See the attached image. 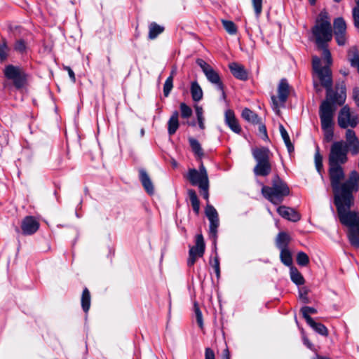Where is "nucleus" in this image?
<instances>
[{"instance_id":"f257e3e1","label":"nucleus","mask_w":359,"mask_h":359,"mask_svg":"<svg viewBox=\"0 0 359 359\" xmlns=\"http://www.w3.org/2000/svg\"><path fill=\"white\" fill-rule=\"evenodd\" d=\"M312 34L315 37L317 48L323 57L321 60L318 56L312 57V67L315 76L321 85L326 88L327 99L334 102H344L346 93L345 88H341L339 98L332 97V79L330 66L332 65L331 53L328 49V42L332 39V28L328 13L323 10L316 18V24L312 28Z\"/></svg>"},{"instance_id":"f03ea898","label":"nucleus","mask_w":359,"mask_h":359,"mask_svg":"<svg viewBox=\"0 0 359 359\" xmlns=\"http://www.w3.org/2000/svg\"><path fill=\"white\" fill-rule=\"evenodd\" d=\"M339 219L348 227L347 237L351 246L359 249V212L350 210L354 203L352 194L339 195L334 198Z\"/></svg>"},{"instance_id":"7ed1b4c3","label":"nucleus","mask_w":359,"mask_h":359,"mask_svg":"<svg viewBox=\"0 0 359 359\" xmlns=\"http://www.w3.org/2000/svg\"><path fill=\"white\" fill-rule=\"evenodd\" d=\"M329 165V173L331 186L334 192V198L337 194L344 196L346 194H352L353 191H357L359 189V175L355 170L351 172L346 181L340 184V182L344 177V172L341 167V164Z\"/></svg>"},{"instance_id":"20e7f679","label":"nucleus","mask_w":359,"mask_h":359,"mask_svg":"<svg viewBox=\"0 0 359 359\" xmlns=\"http://www.w3.org/2000/svg\"><path fill=\"white\" fill-rule=\"evenodd\" d=\"M262 193L270 202L277 205L282 203L284 198L289 195L290 189L287 184L276 176L271 187H262Z\"/></svg>"},{"instance_id":"39448f33","label":"nucleus","mask_w":359,"mask_h":359,"mask_svg":"<svg viewBox=\"0 0 359 359\" xmlns=\"http://www.w3.org/2000/svg\"><path fill=\"white\" fill-rule=\"evenodd\" d=\"M334 109L333 105L327 100L322 102L320 107L319 116L321 121L322 129L332 135L333 117Z\"/></svg>"},{"instance_id":"423d86ee","label":"nucleus","mask_w":359,"mask_h":359,"mask_svg":"<svg viewBox=\"0 0 359 359\" xmlns=\"http://www.w3.org/2000/svg\"><path fill=\"white\" fill-rule=\"evenodd\" d=\"M348 148L344 141L334 142L330 148L329 164H344L347 161Z\"/></svg>"},{"instance_id":"0eeeda50","label":"nucleus","mask_w":359,"mask_h":359,"mask_svg":"<svg viewBox=\"0 0 359 359\" xmlns=\"http://www.w3.org/2000/svg\"><path fill=\"white\" fill-rule=\"evenodd\" d=\"M196 64L201 68L208 81L220 90L224 97V85L219 73L203 59H197Z\"/></svg>"},{"instance_id":"6e6552de","label":"nucleus","mask_w":359,"mask_h":359,"mask_svg":"<svg viewBox=\"0 0 359 359\" xmlns=\"http://www.w3.org/2000/svg\"><path fill=\"white\" fill-rule=\"evenodd\" d=\"M186 177L192 185L198 188L209 184L208 172L203 163H201L198 170L189 169Z\"/></svg>"},{"instance_id":"1a4fd4ad","label":"nucleus","mask_w":359,"mask_h":359,"mask_svg":"<svg viewBox=\"0 0 359 359\" xmlns=\"http://www.w3.org/2000/svg\"><path fill=\"white\" fill-rule=\"evenodd\" d=\"M4 72L8 79L13 81V84L17 88H20L25 84L27 75L20 67L12 65H7Z\"/></svg>"},{"instance_id":"9d476101","label":"nucleus","mask_w":359,"mask_h":359,"mask_svg":"<svg viewBox=\"0 0 359 359\" xmlns=\"http://www.w3.org/2000/svg\"><path fill=\"white\" fill-rule=\"evenodd\" d=\"M289 88L286 79H281L278 88V97L271 96L272 108L277 114L280 111V107L284 105L287 99L290 92Z\"/></svg>"},{"instance_id":"9b49d317","label":"nucleus","mask_w":359,"mask_h":359,"mask_svg":"<svg viewBox=\"0 0 359 359\" xmlns=\"http://www.w3.org/2000/svg\"><path fill=\"white\" fill-rule=\"evenodd\" d=\"M358 123V116L351 113L348 107L344 106L341 109L338 116V124L341 128H354Z\"/></svg>"},{"instance_id":"f8f14e48","label":"nucleus","mask_w":359,"mask_h":359,"mask_svg":"<svg viewBox=\"0 0 359 359\" xmlns=\"http://www.w3.org/2000/svg\"><path fill=\"white\" fill-rule=\"evenodd\" d=\"M334 35L339 46H345L348 41L346 24L342 18H337L333 22Z\"/></svg>"},{"instance_id":"ddd939ff","label":"nucleus","mask_w":359,"mask_h":359,"mask_svg":"<svg viewBox=\"0 0 359 359\" xmlns=\"http://www.w3.org/2000/svg\"><path fill=\"white\" fill-rule=\"evenodd\" d=\"M205 215L210 221V234L215 241L217 239V228L219 224L218 213L216 209L211 205L208 204L205 210Z\"/></svg>"},{"instance_id":"4468645a","label":"nucleus","mask_w":359,"mask_h":359,"mask_svg":"<svg viewBox=\"0 0 359 359\" xmlns=\"http://www.w3.org/2000/svg\"><path fill=\"white\" fill-rule=\"evenodd\" d=\"M39 227V223L32 216L26 217L22 222V231L24 234L31 235L35 233Z\"/></svg>"},{"instance_id":"2eb2a0df","label":"nucleus","mask_w":359,"mask_h":359,"mask_svg":"<svg viewBox=\"0 0 359 359\" xmlns=\"http://www.w3.org/2000/svg\"><path fill=\"white\" fill-rule=\"evenodd\" d=\"M277 212L283 218L292 222H297L300 219V215L294 209L281 205L277 208Z\"/></svg>"},{"instance_id":"dca6fc26","label":"nucleus","mask_w":359,"mask_h":359,"mask_svg":"<svg viewBox=\"0 0 359 359\" xmlns=\"http://www.w3.org/2000/svg\"><path fill=\"white\" fill-rule=\"evenodd\" d=\"M224 121L226 124L231 128V130L236 133H240L241 128L235 116L234 112L231 109L226 110L224 113Z\"/></svg>"},{"instance_id":"f3484780","label":"nucleus","mask_w":359,"mask_h":359,"mask_svg":"<svg viewBox=\"0 0 359 359\" xmlns=\"http://www.w3.org/2000/svg\"><path fill=\"white\" fill-rule=\"evenodd\" d=\"M252 154L257 162L269 161L271 152L266 147H257L252 149Z\"/></svg>"},{"instance_id":"a211bd4d","label":"nucleus","mask_w":359,"mask_h":359,"mask_svg":"<svg viewBox=\"0 0 359 359\" xmlns=\"http://www.w3.org/2000/svg\"><path fill=\"white\" fill-rule=\"evenodd\" d=\"M229 67L231 70V74L236 78L243 81L247 80L248 72H246L243 65L236 62H232L229 64Z\"/></svg>"},{"instance_id":"6ab92c4d","label":"nucleus","mask_w":359,"mask_h":359,"mask_svg":"<svg viewBox=\"0 0 359 359\" xmlns=\"http://www.w3.org/2000/svg\"><path fill=\"white\" fill-rule=\"evenodd\" d=\"M193 251V255L198 257H203L205 252V243L202 234H198L196 236V244L189 249V252Z\"/></svg>"},{"instance_id":"aec40b11","label":"nucleus","mask_w":359,"mask_h":359,"mask_svg":"<svg viewBox=\"0 0 359 359\" xmlns=\"http://www.w3.org/2000/svg\"><path fill=\"white\" fill-rule=\"evenodd\" d=\"M140 180L145 191L150 195L153 194L154 192L153 183L144 170H140Z\"/></svg>"},{"instance_id":"412c9836","label":"nucleus","mask_w":359,"mask_h":359,"mask_svg":"<svg viewBox=\"0 0 359 359\" xmlns=\"http://www.w3.org/2000/svg\"><path fill=\"white\" fill-rule=\"evenodd\" d=\"M271 171V165L270 161L257 162L254 168V173L258 176H266Z\"/></svg>"},{"instance_id":"4be33fe9","label":"nucleus","mask_w":359,"mask_h":359,"mask_svg":"<svg viewBox=\"0 0 359 359\" xmlns=\"http://www.w3.org/2000/svg\"><path fill=\"white\" fill-rule=\"evenodd\" d=\"M179 113L177 111H173L172 116L168 122V132L170 135H172L179 128Z\"/></svg>"},{"instance_id":"5701e85b","label":"nucleus","mask_w":359,"mask_h":359,"mask_svg":"<svg viewBox=\"0 0 359 359\" xmlns=\"http://www.w3.org/2000/svg\"><path fill=\"white\" fill-rule=\"evenodd\" d=\"M290 241V236L285 233V232H280L278 234L276 238V245L280 250L287 249V245Z\"/></svg>"},{"instance_id":"b1692460","label":"nucleus","mask_w":359,"mask_h":359,"mask_svg":"<svg viewBox=\"0 0 359 359\" xmlns=\"http://www.w3.org/2000/svg\"><path fill=\"white\" fill-rule=\"evenodd\" d=\"M191 94L192 99L198 102L203 98V90L197 81H193L191 84Z\"/></svg>"},{"instance_id":"393cba45","label":"nucleus","mask_w":359,"mask_h":359,"mask_svg":"<svg viewBox=\"0 0 359 359\" xmlns=\"http://www.w3.org/2000/svg\"><path fill=\"white\" fill-rule=\"evenodd\" d=\"M306 323L318 334L323 336L328 334L327 327L322 323L315 322L313 318H309Z\"/></svg>"},{"instance_id":"a878e982","label":"nucleus","mask_w":359,"mask_h":359,"mask_svg":"<svg viewBox=\"0 0 359 359\" xmlns=\"http://www.w3.org/2000/svg\"><path fill=\"white\" fill-rule=\"evenodd\" d=\"M290 278L292 281L297 285L304 283V278L297 268L291 266L290 269Z\"/></svg>"},{"instance_id":"bb28decb","label":"nucleus","mask_w":359,"mask_h":359,"mask_svg":"<svg viewBox=\"0 0 359 359\" xmlns=\"http://www.w3.org/2000/svg\"><path fill=\"white\" fill-rule=\"evenodd\" d=\"M241 116L245 121L253 124L259 123V118L258 116L248 108H245L243 110Z\"/></svg>"},{"instance_id":"cd10ccee","label":"nucleus","mask_w":359,"mask_h":359,"mask_svg":"<svg viewBox=\"0 0 359 359\" xmlns=\"http://www.w3.org/2000/svg\"><path fill=\"white\" fill-rule=\"evenodd\" d=\"M279 130H280L281 137H282V138L285 144V146L287 149L288 152L292 153L294 151V147L291 142L290 136H289L287 130H285L284 126L281 124L279 126Z\"/></svg>"},{"instance_id":"c85d7f7f","label":"nucleus","mask_w":359,"mask_h":359,"mask_svg":"<svg viewBox=\"0 0 359 359\" xmlns=\"http://www.w3.org/2000/svg\"><path fill=\"white\" fill-rule=\"evenodd\" d=\"M13 49L20 55H25L28 50V46L24 39H20L16 40L14 43Z\"/></svg>"},{"instance_id":"c756f323","label":"nucleus","mask_w":359,"mask_h":359,"mask_svg":"<svg viewBox=\"0 0 359 359\" xmlns=\"http://www.w3.org/2000/svg\"><path fill=\"white\" fill-rule=\"evenodd\" d=\"M188 195L194 211L196 214H198L200 210V202L198 199L196 191L193 189H189L188 191Z\"/></svg>"},{"instance_id":"7c9ffc66","label":"nucleus","mask_w":359,"mask_h":359,"mask_svg":"<svg viewBox=\"0 0 359 359\" xmlns=\"http://www.w3.org/2000/svg\"><path fill=\"white\" fill-rule=\"evenodd\" d=\"M164 30V28L155 22H152L150 24L149 27V38L150 39H154L157 37L158 34L162 33Z\"/></svg>"},{"instance_id":"2f4dec72","label":"nucleus","mask_w":359,"mask_h":359,"mask_svg":"<svg viewBox=\"0 0 359 359\" xmlns=\"http://www.w3.org/2000/svg\"><path fill=\"white\" fill-rule=\"evenodd\" d=\"M81 306L84 312L87 313L90 306V294L87 288H85L82 293Z\"/></svg>"},{"instance_id":"473e14b6","label":"nucleus","mask_w":359,"mask_h":359,"mask_svg":"<svg viewBox=\"0 0 359 359\" xmlns=\"http://www.w3.org/2000/svg\"><path fill=\"white\" fill-rule=\"evenodd\" d=\"M189 142L195 155L199 158H202L203 156V151L199 142L193 137H190Z\"/></svg>"},{"instance_id":"72a5a7b5","label":"nucleus","mask_w":359,"mask_h":359,"mask_svg":"<svg viewBox=\"0 0 359 359\" xmlns=\"http://www.w3.org/2000/svg\"><path fill=\"white\" fill-rule=\"evenodd\" d=\"M281 262L287 266H292V258L290 251L287 249L280 250V255Z\"/></svg>"},{"instance_id":"f704fd0d","label":"nucleus","mask_w":359,"mask_h":359,"mask_svg":"<svg viewBox=\"0 0 359 359\" xmlns=\"http://www.w3.org/2000/svg\"><path fill=\"white\" fill-rule=\"evenodd\" d=\"M175 74V71L172 70L171 72V74L169 77L167 78V79L165 81L164 86H163V94L165 97L168 96L170 94L172 87H173V76Z\"/></svg>"},{"instance_id":"c9c22d12","label":"nucleus","mask_w":359,"mask_h":359,"mask_svg":"<svg viewBox=\"0 0 359 359\" xmlns=\"http://www.w3.org/2000/svg\"><path fill=\"white\" fill-rule=\"evenodd\" d=\"M9 48L7 41L5 39H2L0 43V60L4 61L7 59L8 55Z\"/></svg>"},{"instance_id":"e433bc0d","label":"nucleus","mask_w":359,"mask_h":359,"mask_svg":"<svg viewBox=\"0 0 359 359\" xmlns=\"http://www.w3.org/2000/svg\"><path fill=\"white\" fill-rule=\"evenodd\" d=\"M222 25L226 31L231 35L236 34L237 32V27L235 23L230 20H222Z\"/></svg>"},{"instance_id":"4c0bfd02","label":"nucleus","mask_w":359,"mask_h":359,"mask_svg":"<svg viewBox=\"0 0 359 359\" xmlns=\"http://www.w3.org/2000/svg\"><path fill=\"white\" fill-rule=\"evenodd\" d=\"M297 263L302 266H307L309 263V256L304 252H299L297 255Z\"/></svg>"},{"instance_id":"58836bf2","label":"nucleus","mask_w":359,"mask_h":359,"mask_svg":"<svg viewBox=\"0 0 359 359\" xmlns=\"http://www.w3.org/2000/svg\"><path fill=\"white\" fill-rule=\"evenodd\" d=\"M181 116L184 118H188L192 115V109L185 103L180 104Z\"/></svg>"},{"instance_id":"ea45409f","label":"nucleus","mask_w":359,"mask_h":359,"mask_svg":"<svg viewBox=\"0 0 359 359\" xmlns=\"http://www.w3.org/2000/svg\"><path fill=\"white\" fill-rule=\"evenodd\" d=\"M315 165L318 172H320L323 168V157L319 152V148L317 147L316 151L315 153Z\"/></svg>"},{"instance_id":"a19ab883","label":"nucleus","mask_w":359,"mask_h":359,"mask_svg":"<svg viewBox=\"0 0 359 359\" xmlns=\"http://www.w3.org/2000/svg\"><path fill=\"white\" fill-rule=\"evenodd\" d=\"M301 311L302 313V316L305 318L306 322H308L309 318H312L310 316V314H314L317 312L316 309L310 306H304Z\"/></svg>"},{"instance_id":"79ce46f5","label":"nucleus","mask_w":359,"mask_h":359,"mask_svg":"<svg viewBox=\"0 0 359 359\" xmlns=\"http://www.w3.org/2000/svg\"><path fill=\"white\" fill-rule=\"evenodd\" d=\"M194 313H195L197 323H198V326L200 327V328L202 329L203 327V316H202V313L196 303L194 304Z\"/></svg>"},{"instance_id":"37998d69","label":"nucleus","mask_w":359,"mask_h":359,"mask_svg":"<svg viewBox=\"0 0 359 359\" xmlns=\"http://www.w3.org/2000/svg\"><path fill=\"white\" fill-rule=\"evenodd\" d=\"M347 146L350 147V150L353 154H357L359 153V140L358 139H355L353 142H351L349 144H347Z\"/></svg>"},{"instance_id":"c03bdc74","label":"nucleus","mask_w":359,"mask_h":359,"mask_svg":"<svg viewBox=\"0 0 359 359\" xmlns=\"http://www.w3.org/2000/svg\"><path fill=\"white\" fill-rule=\"evenodd\" d=\"M255 12L257 16H259L262 11V0H252Z\"/></svg>"},{"instance_id":"a18cd8bd","label":"nucleus","mask_w":359,"mask_h":359,"mask_svg":"<svg viewBox=\"0 0 359 359\" xmlns=\"http://www.w3.org/2000/svg\"><path fill=\"white\" fill-rule=\"evenodd\" d=\"M354 26L359 29V7H354L352 11Z\"/></svg>"},{"instance_id":"49530a36","label":"nucleus","mask_w":359,"mask_h":359,"mask_svg":"<svg viewBox=\"0 0 359 359\" xmlns=\"http://www.w3.org/2000/svg\"><path fill=\"white\" fill-rule=\"evenodd\" d=\"M346 144H349L351 142H353L355 140V139H358L355 133L353 130L348 129L346 132Z\"/></svg>"},{"instance_id":"de8ad7c7","label":"nucleus","mask_w":359,"mask_h":359,"mask_svg":"<svg viewBox=\"0 0 359 359\" xmlns=\"http://www.w3.org/2000/svg\"><path fill=\"white\" fill-rule=\"evenodd\" d=\"M350 62L351 65L356 67L359 72V53H355L353 57L350 59Z\"/></svg>"},{"instance_id":"09e8293b","label":"nucleus","mask_w":359,"mask_h":359,"mask_svg":"<svg viewBox=\"0 0 359 359\" xmlns=\"http://www.w3.org/2000/svg\"><path fill=\"white\" fill-rule=\"evenodd\" d=\"M299 299L304 303H309V298L307 297V290L306 288H302L299 291Z\"/></svg>"},{"instance_id":"8fccbe9b","label":"nucleus","mask_w":359,"mask_h":359,"mask_svg":"<svg viewBox=\"0 0 359 359\" xmlns=\"http://www.w3.org/2000/svg\"><path fill=\"white\" fill-rule=\"evenodd\" d=\"M200 257H198L196 255H193V251L191 252H189V258H188V260H187V264L189 266H193L196 261L197 260L198 258H199Z\"/></svg>"},{"instance_id":"3c124183","label":"nucleus","mask_w":359,"mask_h":359,"mask_svg":"<svg viewBox=\"0 0 359 359\" xmlns=\"http://www.w3.org/2000/svg\"><path fill=\"white\" fill-rule=\"evenodd\" d=\"M203 198L208 201L209 198V184L199 188Z\"/></svg>"},{"instance_id":"603ef678","label":"nucleus","mask_w":359,"mask_h":359,"mask_svg":"<svg viewBox=\"0 0 359 359\" xmlns=\"http://www.w3.org/2000/svg\"><path fill=\"white\" fill-rule=\"evenodd\" d=\"M215 269V271L217 278L220 276V269H219V262L217 257L215 258L214 264L212 265Z\"/></svg>"},{"instance_id":"864d4df0","label":"nucleus","mask_w":359,"mask_h":359,"mask_svg":"<svg viewBox=\"0 0 359 359\" xmlns=\"http://www.w3.org/2000/svg\"><path fill=\"white\" fill-rule=\"evenodd\" d=\"M205 359H215V353H214V351L211 348H205Z\"/></svg>"},{"instance_id":"5fc2aeb1","label":"nucleus","mask_w":359,"mask_h":359,"mask_svg":"<svg viewBox=\"0 0 359 359\" xmlns=\"http://www.w3.org/2000/svg\"><path fill=\"white\" fill-rule=\"evenodd\" d=\"M65 69L67 71L70 79H72V82L74 83L76 81V78H75V74H74L73 70L69 67H67V66L65 67Z\"/></svg>"},{"instance_id":"6e6d98bb","label":"nucleus","mask_w":359,"mask_h":359,"mask_svg":"<svg viewBox=\"0 0 359 359\" xmlns=\"http://www.w3.org/2000/svg\"><path fill=\"white\" fill-rule=\"evenodd\" d=\"M196 114L197 118L203 117V108L200 106L195 107Z\"/></svg>"},{"instance_id":"4d7b16f0","label":"nucleus","mask_w":359,"mask_h":359,"mask_svg":"<svg viewBox=\"0 0 359 359\" xmlns=\"http://www.w3.org/2000/svg\"><path fill=\"white\" fill-rule=\"evenodd\" d=\"M353 97L358 107H359V89H355L353 91Z\"/></svg>"},{"instance_id":"13d9d810","label":"nucleus","mask_w":359,"mask_h":359,"mask_svg":"<svg viewBox=\"0 0 359 359\" xmlns=\"http://www.w3.org/2000/svg\"><path fill=\"white\" fill-rule=\"evenodd\" d=\"M198 126L201 130L205 129L204 117L197 118Z\"/></svg>"},{"instance_id":"bf43d9fd","label":"nucleus","mask_w":359,"mask_h":359,"mask_svg":"<svg viewBox=\"0 0 359 359\" xmlns=\"http://www.w3.org/2000/svg\"><path fill=\"white\" fill-rule=\"evenodd\" d=\"M259 129V132L263 133L264 136L267 137L266 127L264 125H260Z\"/></svg>"},{"instance_id":"052dcab7","label":"nucleus","mask_w":359,"mask_h":359,"mask_svg":"<svg viewBox=\"0 0 359 359\" xmlns=\"http://www.w3.org/2000/svg\"><path fill=\"white\" fill-rule=\"evenodd\" d=\"M223 359H229V352L228 349H225L223 353Z\"/></svg>"},{"instance_id":"680f3d73","label":"nucleus","mask_w":359,"mask_h":359,"mask_svg":"<svg viewBox=\"0 0 359 359\" xmlns=\"http://www.w3.org/2000/svg\"><path fill=\"white\" fill-rule=\"evenodd\" d=\"M325 137H326V139L328 141L331 140V139L332 138L333 134L332 135V136H330V133H326V132H325Z\"/></svg>"},{"instance_id":"e2e57ef3","label":"nucleus","mask_w":359,"mask_h":359,"mask_svg":"<svg viewBox=\"0 0 359 359\" xmlns=\"http://www.w3.org/2000/svg\"><path fill=\"white\" fill-rule=\"evenodd\" d=\"M171 164L174 167V168H177V163L175 160H172L171 161Z\"/></svg>"},{"instance_id":"0e129e2a","label":"nucleus","mask_w":359,"mask_h":359,"mask_svg":"<svg viewBox=\"0 0 359 359\" xmlns=\"http://www.w3.org/2000/svg\"><path fill=\"white\" fill-rule=\"evenodd\" d=\"M313 359H330L329 358H327V357H321V356H319V355H316L315 358H313Z\"/></svg>"},{"instance_id":"69168bd1","label":"nucleus","mask_w":359,"mask_h":359,"mask_svg":"<svg viewBox=\"0 0 359 359\" xmlns=\"http://www.w3.org/2000/svg\"><path fill=\"white\" fill-rule=\"evenodd\" d=\"M304 343L308 346V347L311 348V344L309 341L308 339H304Z\"/></svg>"},{"instance_id":"338daca9","label":"nucleus","mask_w":359,"mask_h":359,"mask_svg":"<svg viewBox=\"0 0 359 359\" xmlns=\"http://www.w3.org/2000/svg\"><path fill=\"white\" fill-rule=\"evenodd\" d=\"M311 4L313 5L316 4V0H309Z\"/></svg>"},{"instance_id":"774afa93","label":"nucleus","mask_w":359,"mask_h":359,"mask_svg":"<svg viewBox=\"0 0 359 359\" xmlns=\"http://www.w3.org/2000/svg\"><path fill=\"white\" fill-rule=\"evenodd\" d=\"M356 1V6L355 7H359V0H355Z\"/></svg>"}]
</instances>
